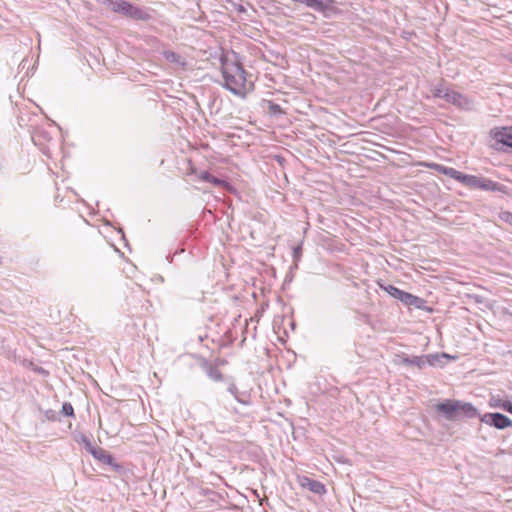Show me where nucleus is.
Listing matches in <instances>:
<instances>
[{
  "label": "nucleus",
  "mask_w": 512,
  "mask_h": 512,
  "mask_svg": "<svg viewBox=\"0 0 512 512\" xmlns=\"http://www.w3.org/2000/svg\"><path fill=\"white\" fill-rule=\"evenodd\" d=\"M428 167L435 170L436 172L446 175L459 182L462 172L454 169L453 167H447L438 163L429 164Z\"/></svg>",
  "instance_id": "nucleus-13"
},
{
  "label": "nucleus",
  "mask_w": 512,
  "mask_h": 512,
  "mask_svg": "<svg viewBox=\"0 0 512 512\" xmlns=\"http://www.w3.org/2000/svg\"><path fill=\"white\" fill-rule=\"evenodd\" d=\"M197 363L201 370L213 381L219 382L223 380V374L218 369L217 365L207 360L206 358L199 356L197 357Z\"/></svg>",
  "instance_id": "nucleus-6"
},
{
  "label": "nucleus",
  "mask_w": 512,
  "mask_h": 512,
  "mask_svg": "<svg viewBox=\"0 0 512 512\" xmlns=\"http://www.w3.org/2000/svg\"><path fill=\"white\" fill-rule=\"evenodd\" d=\"M164 57L167 61L171 63H180L181 62V56L173 51H165Z\"/></svg>",
  "instance_id": "nucleus-18"
},
{
  "label": "nucleus",
  "mask_w": 512,
  "mask_h": 512,
  "mask_svg": "<svg viewBox=\"0 0 512 512\" xmlns=\"http://www.w3.org/2000/svg\"><path fill=\"white\" fill-rule=\"evenodd\" d=\"M390 296L401 301L404 305L413 306L417 309H425L426 301L416 295L403 291L394 285L388 284L386 286L380 285Z\"/></svg>",
  "instance_id": "nucleus-4"
},
{
  "label": "nucleus",
  "mask_w": 512,
  "mask_h": 512,
  "mask_svg": "<svg viewBox=\"0 0 512 512\" xmlns=\"http://www.w3.org/2000/svg\"><path fill=\"white\" fill-rule=\"evenodd\" d=\"M444 100L460 109L469 110L471 108V101L463 94L448 90L444 95Z\"/></svg>",
  "instance_id": "nucleus-8"
},
{
  "label": "nucleus",
  "mask_w": 512,
  "mask_h": 512,
  "mask_svg": "<svg viewBox=\"0 0 512 512\" xmlns=\"http://www.w3.org/2000/svg\"><path fill=\"white\" fill-rule=\"evenodd\" d=\"M507 220L512 224V214L508 213Z\"/></svg>",
  "instance_id": "nucleus-30"
},
{
  "label": "nucleus",
  "mask_w": 512,
  "mask_h": 512,
  "mask_svg": "<svg viewBox=\"0 0 512 512\" xmlns=\"http://www.w3.org/2000/svg\"><path fill=\"white\" fill-rule=\"evenodd\" d=\"M60 413L65 417H74V408L69 402H64Z\"/></svg>",
  "instance_id": "nucleus-17"
},
{
  "label": "nucleus",
  "mask_w": 512,
  "mask_h": 512,
  "mask_svg": "<svg viewBox=\"0 0 512 512\" xmlns=\"http://www.w3.org/2000/svg\"><path fill=\"white\" fill-rule=\"evenodd\" d=\"M490 136L497 143L512 148V126L496 127L490 131Z\"/></svg>",
  "instance_id": "nucleus-7"
},
{
  "label": "nucleus",
  "mask_w": 512,
  "mask_h": 512,
  "mask_svg": "<svg viewBox=\"0 0 512 512\" xmlns=\"http://www.w3.org/2000/svg\"><path fill=\"white\" fill-rule=\"evenodd\" d=\"M227 390H228L229 393H231L235 397V399L238 402L244 403L242 400L239 399V397H238V388H237V386L234 383H230L228 388H227Z\"/></svg>",
  "instance_id": "nucleus-23"
},
{
  "label": "nucleus",
  "mask_w": 512,
  "mask_h": 512,
  "mask_svg": "<svg viewBox=\"0 0 512 512\" xmlns=\"http://www.w3.org/2000/svg\"><path fill=\"white\" fill-rule=\"evenodd\" d=\"M77 441H78L79 443L83 444V445H84V447H85L89 442H91V441H90V439H89L87 436H85V435H81V436H80V439H79V440H77Z\"/></svg>",
  "instance_id": "nucleus-28"
},
{
  "label": "nucleus",
  "mask_w": 512,
  "mask_h": 512,
  "mask_svg": "<svg viewBox=\"0 0 512 512\" xmlns=\"http://www.w3.org/2000/svg\"><path fill=\"white\" fill-rule=\"evenodd\" d=\"M221 73L224 79L223 87L236 96L245 98L249 92L246 72L241 63L230 60L227 56L220 57Z\"/></svg>",
  "instance_id": "nucleus-1"
},
{
  "label": "nucleus",
  "mask_w": 512,
  "mask_h": 512,
  "mask_svg": "<svg viewBox=\"0 0 512 512\" xmlns=\"http://www.w3.org/2000/svg\"><path fill=\"white\" fill-rule=\"evenodd\" d=\"M84 448L88 453H90L93 456L95 454V451H97V449H99L100 447L94 446L92 442H89Z\"/></svg>",
  "instance_id": "nucleus-24"
},
{
  "label": "nucleus",
  "mask_w": 512,
  "mask_h": 512,
  "mask_svg": "<svg viewBox=\"0 0 512 512\" xmlns=\"http://www.w3.org/2000/svg\"><path fill=\"white\" fill-rule=\"evenodd\" d=\"M254 494L259 498V494L257 493V491H254Z\"/></svg>",
  "instance_id": "nucleus-32"
},
{
  "label": "nucleus",
  "mask_w": 512,
  "mask_h": 512,
  "mask_svg": "<svg viewBox=\"0 0 512 512\" xmlns=\"http://www.w3.org/2000/svg\"><path fill=\"white\" fill-rule=\"evenodd\" d=\"M298 482L302 488L308 489L317 495H323L326 493L325 485L322 482L308 476L298 477Z\"/></svg>",
  "instance_id": "nucleus-10"
},
{
  "label": "nucleus",
  "mask_w": 512,
  "mask_h": 512,
  "mask_svg": "<svg viewBox=\"0 0 512 512\" xmlns=\"http://www.w3.org/2000/svg\"><path fill=\"white\" fill-rule=\"evenodd\" d=\"M84 448L88 453H90L93 456L95 454V451H97V449H99L100 447L94 446L92 442H89Z\"/></svg>",
  "instance_id": "nucleus-25"
},
{
  "label": "nucleus",
  "mask_w": 512,
  "mask_h": 512,
  "mask_svg": "<svg viewBox=\"0 0 512 512\" xmlns=\"http://www.w3.org/2000/svg\"><path fill=\"white\" fill-rule=\"evenodd\" d=\"M104 4L113 12L137 21H148L151 15L146 8L134 6L126 0H104Z\"/></svg>",
  "instance_id": "nucleus-2"
},
{
  "label": "nucleus",
  "mask_w": 512,
  "mask_h": 512,
  "mask_svg": "<svg viewBox=\"0 0 512 512\" xmlns=\"http://www.w3.org/2000/svg\"><path fill=\"white\" fill-rule=\"evenodd\" d=\"M238 11H244L243 6H240V7H239V9H238Z\"/></svg>",
  "instance_id": "nucleus-31"
},
{
  "label": "nucleus",
  "mask_w": 512,
  "mask_h": 512,
  "mask_svg": "<svg viewBox=\"0 0 512 512\" xmlns=\"http://www.w3.org/2000/svg\"><path fill=\"white\" fill-rule=\"evenodd\" d=\"M506 403H511V402L508 400L502 399L499 395L491 397V406H493L495 408H500L503 410L502 405L506 404Z\"/></svg>",
  "instance_id": "nucleus-19"
},
{
  "label": "nucleus",
  "mask_w": 512,
  "mask_h": 512,
  "mask_svg": "<svg viewBox=\"0 0 512 512\" xmlns=\"http://www.w3.org/2000/svg\"><path fill=\"white\" fill-rule=\"evenodd\" d=\"M449 89L444 88L442 85L435 86L432 90L433 97L435 98H443L445 93L448 92Z\"/></svg>",
  "instance_id": "nucleus-21"
},
{
  "label": "nucleus",
  "mask_w": 512,
  "mask_h": 512,
  "mask_svg": "<svg viewBox=\"0 0 512 512\" xmlns=\"http://www.w3.org/2000/svg\"><path fill=\"white\" fill-rule=\"evenodd\" d=\"M32 369L34 372H36L39 375H43V376L49 375V372L41 366H34Z\"/></svg>",
  "instance_id": "nucleus-26"
},
{
  "label": "nucleus",
  "mask_w": 512,
  "mask_h": 512,
  "mask_svg": "<svg viewBox=\"0 0 512 512\" xmlns=\"http://www.w3.org/2000/svg\"><path fill=\"white\" fill-rule=\"evenodd\" d=\"M459 182L471 189H480L483 191H494V192H504L505 186L492 181L485 177L469 175V174H461Z\"/></svg>",
  "instance_id": "nucleus-3"
},
{
  "label": "nucleus",
  "mask_w": 512,
  "mask_h": 512,
  "mask_svg": "<svg viewBox=\"0 0 512 512\" xmlns=\"http://www.w3.org/2000/svg\"><path fill=\"white\" fill-rule=\"evenodd\" d=\"M435 410L447 420H457V400H445L435 405Z\"/></svg>",
  "instance_id": "nucleus-9"
},
{
  "label": "nucleus",
  "mask_w": 512,
  "mask_h": 512,
  "mask_svg": "<svg viewBox=\"0 0 512 512\" xmlns=\"http://www.w3.org/2000/svg\"><path fill=\"white\" fill-rule=\"evenodd\" d=\"M457 410V420L462 417L472 419L478 416L477 409L470 403L457 400Z\"/></svg>",
  "instance_id": "nucleus-12"
},
{
  "label": "nucleus",
  "mask_w": 512,
  "mask_h": 512,
  "mask_svg": "<svg viewBox=\"0 0 512 512\" xmlns=\"http://www.w3.org/2000/svg\"><path fill=\"white\" fill-rule=\"evenodd\" d=\"M400 362L403 365H406V366H416L419 369H423V368L426 367L425 355H421V356H407V355H404V356L401 357Z\"/></svg>",
  "instance_id": "nucleus-15"
},
{
  "label": "nucleus",
  "mask_w": 512,
  "mask_h": 512,
  "mask_svg": "<svg viewBox=\"0 0 512 512\" xmlns=\"http://www.w3.org/2000/svg\"><path fill=\"white\" fill-rule=\"evenodd\" d=\"M268 110H269V113L272 114V115H277V114L284 113V111L281 108V106L279 104H277V103L272 102V101L268 102Z\"/></svg>",
  "instance_id": "nucleus-20"
},
{
  "label": "nucleus",
  "mask_w": 512,
  "mask_h": 512,
  "mask_svg": "<svg viewBox=\"0 0 512 512\" xmlns=\"http://www.w3.org/2000/svg\"><path fill=\"white\" fill-rule=\"evenodd\" d=\"M44 417L48 421H60V418L58 416V413L55 410L48 409L44 412Z\"/></svg>",
  "instance_id": "nucleus-22"
},
{
  "label": "nucleus",
  "mask_w": 512,
  "mask_h": 512,
  "mask_svg": "<svg viewBox=\"0 0 512 512\" xmlns=\"http://www.w3.org/2000/svg\"><path fill=\"white\" fill-rule=\"evenodd\" d=\"M93 457L103 463V464H106V465H109L112 467V469L116 472H120L122 470V465L117 463L113 457L112 454H110L108 451H106L105 449H103L102 447H100L99 449H97V451H95V454L93 455Z\"/></svg>",
  "instance_id": "nucleus-11"
},
{
  "label": "nucleus",
  "mask_w": 512,
  "mask_h": 512,
  "mask_svg": "<svg viewBox=\"0 0 512 512\" xmlns=\"http://www.w3.org/2000/svg\"><path fill=\"white\" fill-rule=\"evenodd\" d=\"M201 179L218 187L227 185V182L225 180L220 179L210 174L209 172H203L201 174Z\"/></svg>",
  "instance_id": "nucleus-16"
},
{
  "label": "nucleus",
  "mask_w": 512,
  "mask_h": 512,
  "mask_svg": "<svg viewBox=\"0 0 512 512\" xmlns=\"http://www.w3.org/2000/svg\"><path fill=\"white\" fill-rule=\"evenodd\" d=\"M502 407H503L504 411L512 414V402L511 403L503 404Z\"/></svg>",
  "instance_id": "nucleus-29"
},
{
  "label": "nucleus",
  "mask_w": 512,
  "mask_h": 512,
  "mask_svg": "<svg viewBox=\"0 0 512 512\" xmlns=\"http://www.w3.org/2000/svg\"><path fill=\"white\" fill-rule=\"evenodd\" d=\"M302 254V247L300 245L296 246L293 249V258L294 260H298Z\"/></svg>",
  "instance_id": "nucleus-27"
},
{
  "label": "nucleus",
  "mask_w": 512,
  "mask_h": 512,
  "mask_svg": "<svg viewBox=\"0 0 512 512\" xmlns=\"http://www.w3.org/2000/svg\"><path fill=\"white\" fill-rule=\"evenodd\" d=\"M481 421L497 429H505L512 426V420L502 413H485Z\"/></svg>",
  "instance_id": "nucleus-5"
},
{
  "label": "nucleus",
  "mask_w": 512,
  "mask_h": 512,
  "mask_svg": "<svg viewBox=\"0 0 512 512\" xmlns=\"http://www.w3.org/2000/svg\"><path fill=\"white\" fill-rule=\"evenodd\" d=\"M446 359H451V357L446 353H435L425 355L426 366L443 367L446 363L444 360Z\"/></svg>",
  "instance_id": "nucleus-14"
}]
</instances>
